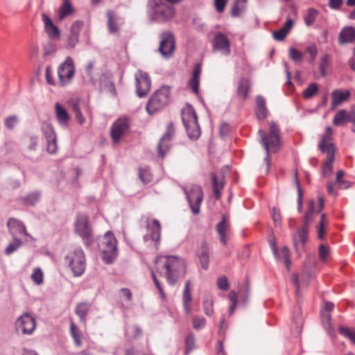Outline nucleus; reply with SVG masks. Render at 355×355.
<instances>
[{
    "label": "nucleus",
    "instance_id": "obj_1",
    "mask_svg": "<svg viewBox=\"0 0 355 355\" xmlns=\"http://www.w3.org/2000/svg\"><path fill=\"white\" fill-rule=\"evenodd\" d=\"M319 206L315 207V201L311 199L308 203V209L303 216V225L298 230L297 233L293 234V245L297 252L302 250L306 242L309 234V226L313 220L315 215L319 214L324 207V200L320 196Z\"/></svg>",
    "mask_w": 355,
    "mask_h": 355
},
{
    "label": "nucleus",
    "instance_id": "obj_2",
    "mask_svg": "<svg viewBox=\"0 0 355 355\" xmlns=\"http://www.w3.org/2000/svg\"><path fill=\"white\" fill-rule=\"evenodd\" d=\"M157 268L165 270V277L171 285H174L179 278L185 274V263L182 259L175 256L159 257L156 259Z\"/></svg>",
    "mask_w": 355,
    "mask_h": 355
},
{
    "label": "nucleus",
    "instance_id": "obj_3",
    "mask_svg": "<svg viewBox=\"0 0 355 355\" xmlns=\"http://www.w3.org/2000/svg\"><path fill=\"white\" fill-rule=\"evenodd\" d=\"M116 239L111 231H107L103 236L98 238V246L102 252V258L105 263L110 264L116 258Z\"/></svg>",
    "mask_w": 355,
    "mask_h": 355
},
{
    "label": "nucleus",
    "instance_id": "obj_4",
    "mask_svg": "<svg viewBox=\"0 0 355 355\" xmlns=\"http://www.w3.org/2000/svg\"><path fill=\"white\" fill-rule=\"evenodd\" d=\"M74 277L81 276L86 268V259L83 249L80 246L72 248L64 257Z\"/></svg>",
    "mask_w": 355,
    "mask_h": 355
},
{
    "label": "nucleus",
    "instance_id": "obj_5",
    "mask_svg": "<svg viewBox=\"0 0 355 355\" xmlns=\"http://www.w3.org/2000/svg\"><path fill=\"white\" fill-rule=\"evenodd\" d=\"M270 132L268 135H266V132L262 130H259V134L261 137V143L266 151V157L264 158V162L267 165V170H268L270 165V148L274 151L277 150V147L279 145V129L276 123L273 121L269 124Z\"/></svg>",
    "mask_w": 355,
    "mask_h": 355
},
{
    "label": "nucleus",
    "instance_id": "obj_6",
    "mask_svg": "<svg viewBox=\"0 0 355 355\" xmlns=\"http://www.w3.org/2000/svg\"><path fill=\"white\" fill-rule=\"evenodd\" d=\"M170 87L166 85L162 86L151 96L146 105V111L153 114L162 109L169 103Z\"/></svg>",
    "mask_w": 355,
    "mask_h": 355
},
{
    "label": "nucleus",
    "instance_id": "obj_7",
    "mask_svg": "<svg viewBox=\"0 0 355 355\" xmlns=\"http://www.w3.org/2000/svg\"><path fill=\"white\" fill-rule=\"evenodd\" d=\"M182 120L188 136L191 139L198 138L200 135V129L197 114L192 106L187 105L182 109Z\"/></svg>",
    "mask_w": 355,
    "mask_h": 355
},
{
    "label": "nucleus",
    "instance_id": "obj_8",
    "mask_svg": "<svg viewBox=\"0 0 355 355\" xmlns=\"http://www.w3.org/2000/svg\"><path fill=\"white\" fill-rule=\"evenodd\" d=\"M75 231L82 238L86 246L89 247L93 244L94 238L92 227L89 224L87 216L85 214L78 215L75 224Z\"/></svg>",
    "mask_w": 355,
    "mask_h": 355
},
{
    "label": "nucleus",
    "instance_id": "obj_9",
    "mask_svg": "<svg viewBox=\"0 0 355 355\" xmlns=\"http://www.w3.org/2000/svg\"><path fill=\"white\" fill-rule=\"evenodd\" d=\"M189 207L194 214L200 212V206L203 199V192L201 187L197 184H191L184 187Z\"/></svg>",
    "mask_w": 355,
    "mask_h": 355
},
{
    "label": "nucleus",
    "instance_id": "obj_10",
    "mask_svg": "<svg viewBox=\"0 0 355 355\" xmlns=\"http://www.w3.org/2000/svg\"><path fill=\"white\" fill-rule=\"evenodd\" d=\"M74 74L75 64L73 60L70 56H67L58 67L59 85L62 87L69 85L73 80Z\"/></svg>",
    "mask_w": 355,
    "mask_h": 355
},
{
    "label": "nucleus",
    "instance_id": "obj_11",
    "mask_svg": "<svg viewBox=\"0 0 355 355\" xmlns=\"http://www.w3.org/2000/svg\"><path fill=\"white\" fill-rule=\"evenodd\" d=\"M146 227L148 234L144 236V241L148 243L150 241L155 249H157L159 245L161 236V224L159 221L155 218H147Z\"/></svg>",
    "mask_w": 355,
    "mask_h": 355
},
{
    "label": "nucleus",
    "instance_id": "obj_12",
    "mask_svg": "<svg viewBox=\"0 0 355 355\" xmlns=\"http://www.w3.org/2000/svg\"><path fill=\"white\" fill-rule=\"evenodd\" d=\"M136 92L139 98L145 97L151 87V80L148 74L142 70H137L135 74Z\"/></svg>",
    "mask_w": 355,
    "mask_h": 355
},
{
    "label": "nucleus",
    "instance_id": "obj_13",
    "mask_svg": "<svg viewBox=\"0 0 355 355\" xmlns=\"http://www.w3.org/2000/svg\"><path fill=\"white\" fill-rule=\"evenodd\" d=\"M175 49V39L171 33H163L160 35L159 51L163 57L170 58Z\"/></svg>",
    "mask_w": 355,
    "mask_h": 355
},
{
    "label": "nucleus",
    "instance_id": "obj_14",
    "mask_svg": "<svg viewBox=\"0 0 355 355\" xmlns=\"http://www.w3.org/2000/svg\"><path fill=\"white\" fill-rule=\"evenodd\" d=\"M129 128V123L126 118H121L112 125L110 135L114 144H118L121 137L125 134Z\"/></svg>",
    "mask_w": 355,
    "mask_h": 355
},
{
    "label": "nucleus",
    "instance_id": "obj_15",
    "mask_svg": "<svg viewBox=\"0 0 355 355\" xmlns=\"http://www.w3.org/2000/svg\"><path fill=\"white\" fill-rule=\"evenodd\" d=\"M213 51L220 52L224 55L230 54V43L227 37L221 32L215 34L213 40Z\"/></svg>",
    "mask_w": 355,
    "mask_h": 355
},
{
    "label": "nucleus",
    "instance_id": "obj_16",
    "mask_svg": "<svg viewBox=\"0 0 355 355\" xmlns=\"http://www.w3.org/2000/svg\"><path fill=\"white\" fill-rule=\"evenodd\" d=\"M173 137V128L171 125H168L166 133L161 137L157 145L158 155L164 158L169 152L171 148V140Z\"/></svg>",
    "mask_w": 355,
    "mask_h": 355
},
{
    "label": "nucleus",
    "instance_id": "obj_17",
    "mask_svg": "<svg viewBox=\"0 0 355 355\" xmlns=\"http://www.w3.org/2000/svg\"><path fill=\"white\" fill-rule=\"evenodd\" d=\"M83 26L82 21H76L71 25L69 34L67 38L65 49H73L79 42V33Z\"/></svg>",
    "mask_w": 355,
    "mask_h": 355
},
{
    "label": "nucleus",
    "instance_id": "obj_18",
    "mask_svg": "<svg viewBox=\"0 0 355 355\" xmlns=\"http://www.w3.org/2000/svg\"><path fill=\"white\" fill-rule=\"evenodd\" d=\"M35 325V319L28 314L21 315L16 322L17 329L26 334H31Z\"/></svg>",
    "mask_w": 355,
    "mask_h": 355
},
{
    "label": "nucleus",
    "instance_id": "obj_19",
    "mask_svg": "<svg viewBox=\"0 0 355 355\" xmlns=\"http://www.w3.org/2000/svg\"><path fill=\"white\" fill-rule=\"evenodd\" d=\"M7 226L12 237H17V235L23 234L31 240L33 239L32 236L27 232L26 227L21 221L11 218L8 219Z\"/></svg>",
    "mask_w": 355,
    "mask_h": 355
},
{
    "label": "nucleus",
    "instance_id": "obj_20",
    "mask_svg": "<svg viewBox=\"0 0 355 355\" xmlns=\"http://www.w3.org/2000/svg\"><path fill=\"white\" fill-rule=\"evenodd\" d=\"M327 159L323 165L322 174L324 177H329L332 173V163L334 160V146L329 143L327 147Z\"/></svg>",
    "mask_w": 355,
    "mask_h": 355
},
{
    "label": "nucleus",
    "instance_id": "obj_21",
    "mask_svg": "<svg viewBox=\"0 0 355 355\" xmlns=\"http://www.w3.org/2000/svg\"><path fill=\"white\" fill-rule=\"evenodd\" d=\"M42 20L44 24V28L46 34L51 39H58L60 35L59 28L54 25L51 18L46 14L42 15Z\"/></svg>",
    "mask_w": 355,
    "mask_h": 355
},
{
    "label": "nucleus",
    "instance_id": "obj_22",
    "mask_svg": "<svg viewBox=\"0 0 355 355\" xmlns=\"http://www.w3.org/2000/svg\"><path fill=\"white\" fill-rule=\"evenodd\" d=\"M338 43L345 44L355 42V28L352 26H345L339 33Z\"/></svg>",
    "mask_w": 355,
    "mask_h": 355
},
{
    "label": "nucleus",
    "instance_id": "obj_23",
    "mask_svg": "<svg viewBox=\"0 0 355 355\" xmlns=\"http://www.w3.org/2000/svg\"><path fill=\"white\" fill-rule=\"evenodd\" d=\"M350 94H351L349 90H334L331 93V109H335L337 106L340 105L343 102L347 101L350 96Z\"/></svg>",
    "mask_w": 355,
    "mask_h": 355
},
{
    "label": "nucleus",
    "instance_id": "obj_24",
    "mask_svg": "<svg viewBox=\"0 0 355 355\" xmlns=\"http://www.w3.org/2000/svg\"><path fill=\"white\" fill-rule=\"evenodd\" d=\"M198 257L203 269L207 270L209 264V250L207 243L203 242L198 250Z\"/></svg>",
    "mask_w": 355,
    "mask_h": 355
},
{
    "label": "nucleus",
    "instance_id": "obj_25",
    "mask_svg": "<svg viewBox=\"0 0 355 355\" xmlns=\"http://www.w3.org/2000/svg\"><path fill=\"white\" fill-rule=\"evenodd\" d=\"M201 73V65L198 63L194 66L192 77L190 78L189 85L195 94H198L200 76Z\"/></svg>",
    "mask_w": 355,
    "mask_h": 355
},
{
    "label": "nucleus",
    "instance_id": "obj_26",
    "mask_svg": "<svg viewBox=\"0 0 355 355\" xmlns=\"http://www.w3.org/2000/svg\"><path fill=\"white\" fill-rule=\"evenodd\" d=\"M40 196L41 194L39 191H34L25 196H20L18 200L24 205L34 206L40 200Z\"/></svg>",
    "mask_w": 355,
    "mask_h": 355
},
{
    "label": "nucleus",
    "instance_id": "obj_27",
    "mask_svg": "<svg viewBox=\"0 0 355 355\" xmlns=\"http://www.w3.org/2000/svg\"><path fill=\"white\" fill-rule=\"evenodd\" d=\"M255 113L259 120H264L267 117L268 110L266 106V100L262 96H257Z\"/></svg>",
    "mask_w": 355,
    "mask_h": 355
},
{
    "label": "nucleus",
    "instance_id": "obj_28",
    "mask_svg": "<svg viewBox=\"0 0 355 355\" xmlns=\"http://www.w3.org/2000/svg\"><path fill=\"white\" fill-rule=\"evenodd\" d=\"M293 26V21L291 18H288L282 28L273 32V38L277 41H282L290 32Z\"/></svg>",
    "mask_w": 355,
    "mask_h": 355
},
{
    "label": "nucleus",
    "instance_id": "obj_29",
    "mask_svg": "<svg viewBox=\"0 0 355 355\" xmlns=\"http://www.w3.org/2000/svg\"><path fill=\"white\" fill-rule=\"evenodd\" d=\"M55 112L58 122L62 125H66L69 119V116L66 109L57 103L55 104Z\"/></svg>",
    "mask_w": 355,
    "mask_h": 355
},
{
    "label": "nucleus",
    "instance_id": "obj_30",
    "mask_svg": "<svg viewBox=\"0 0 355 355\" xmlns=\"http://www.w3.org/2000/svg\"><path fill=\"white\" fill-rule=\"evenodd\" d=\"M229 227V224L226 221L225 215H223L222 220L216 225V231L220 236V239L223 244L226 243V231Z\"/></svg>",
    "mask_w": 355,
    "mask_h": 355
},
{
    "label": "nucleus",
    "instance_id": "obj_31",
    "mask_svg": "<svg viewBox=\"0 0 355 355\" xmlns=\"http://www.w3.org/2000/svg\"><path fill=\"white\" fill-rule=\"evenodd\" d=\"M321 320L324 328L326 329L328 334L333 337L335 336L334 329L331 327V315L327 311H321Z\"/></svg>",
    "mask_w": 355,
    "mask_h": 355
},
{
    "label": "nucleus",
    "instance_id": "obj_32",
    "mask_svg": "<svg viewBox=\"0 0 355 355\" xmlns=\"http://www.w3.org/2000/svg\"><path fill=\"white\" fill-rule=\"evenodd\" d=\"M89 307L90 304L87 302H81L77 304L75 312L79 316L81 322H85Z\"/></svg>",
    "mask_w": 355,
    "mask_h": 355
},
{
    "label": "nucleus",
    "instance_id": "obj_33",
    "mask_svg": "<svg viewBox=\"0 0 355 355\" xmlns=\"http://www.w3.org/2000/svg\"><path fill=\"white\" fill-rule=\"evenodd\" d=\"M107 25L110 32L111 33H116L119 29L118 18L115 16L114 13L111 11L107 12Z\"/></svg>",
    "mask_w": 355,
    "mask_h": 355
},
{
    "label": "nucleus",
    "instance_id": "obj_34",
    "mask_svg": "<svg viewBox=\"0 0 355 355\" xmlns=\"http://www.w3.org/2000/svg\"><path fill=\"white\" fill-rule=\"evenodd\" d=\"M73 12L69 0H64L62 5L61 6L59 10V19L60 20L64 19L69 16Z\"/></svg>",
    "mask_w": 355,
    "mask_h": 355
},
{
    "label": "nucleus",
    "instance_id": "obj_35",
    "mask_svg": "<svg viewBox=\"0 0 355 355\" xmlns=\"http://www.w3.org/2000/svg\"><path fill=\"white\" fill-rule=\"evenodd\" d=\"M211 181L213 184V193L215 196L216 199L220 198V191L223 189L224 186L223 181L218 182L217 178L214 173L211 175Z\"/></svg>",
    "mask_w": 355,
    "mask_h": 355
},
{
    "label": "nucleus",
    "instance_id": "obj_36",
    "mask_svg": "<svg viewBox=\"0 0 355 355\" xmlns=\"http://www.w3.org/2000/svg\"><path fill=\"white\" fill-rule=\"evenodd\" d=\"M348 121V113L345 110H339L333 119V123L334 125H340Z\"/></svg>",
    "mask_w": 355,
    "mask_h": 355
},
{
    "label": "nucleus",
    "instance_id": "obj_37",
    "mask_svg": "<svg viewBox=\"0 0 355 355\" xmlns=\"http://www.w3.org/2000/svg\"><path fill=\"white\" fill-rule=\"evenodd\" d=\"M70 334L73 339L75 345L78 347L82 345L80 333L78 328L72 321L70 323Z\"/></svg>",
    "mask_w": 355,
    "mask_h": 355
},
{
    "label": "nucleus",
    "instance_id": "obj_38",
    "mask_svg": "<svg viewBox=\"0 0 355 355\" xmlns=\"http://www.w3.org/2000/svg\"><path fill=\"white\" fill-rule=\"evenodd\" d=\"M249 85L246 80L242 79L239 81L238 85V95L243 99H246L248 96Z\"/></svg>",
    "mask_w": 355,
    "mask_h": 355
},
{
    "label": "nucleus",
    "instance_id": "obj_39",
    "mask_svg": "<svg viewBox=\"0 0 355 355\" xmlns=\"http://www.w3.org/2000/svg\"><path fill=\"white\" fill-rule=\"evenodd\" d=\"M329 66V56L328 54L323 55L320 61L319 69L320 75L322 77H325L327 74V69Z\"/></svg>",
    "mask_w": 355,
    "mask_h": 355
},
{
    "label": "nucleus",
    "instance_id": "obj_40",
    "mask_svg": "<svg viewBox=\"0 0 355 355\" xmlns=\"http://www.w3.org/2000/svg\"><path fill=\"white\" fill-rule=\"evenodd\" d=\"M13 241L10 243L5 250V253L10 255L15 252L21 245L22 241L17 237H12Z\"/></svg>",
    "mask_w": 355,
    "mask_h": 355
},
{
    "label": "nucleus",
    "instance_id": "obj_41",
    "mask_svg": "<svg viewBox=\"0 0 355 355\" xmlns=\"http://www.w3.org/2000/svg\"><path fill=\"white\" fill-rule=\"evenodd\" d=\"M318 14V11L315 8L308 9L307 13L304 17L305 24L311 26L314 23Z\"/></svg>",
    "mask_w": 355,
    "mask_h": 355
},
{
    "label": "nucleus",
    "instance_id": "obj_42",
    "mask_svg": "<svg viewBox=\"0 0 355 355\" xmlns=\"http://www.w3.org/2000/svg\"><path fill=\"white\" fill-rule=\"evenodd\" d=\"M318 92V85L315 83H311L304 91L303 97L306 99L311 98Z\"/></svg>",
    "mask_w": 355,
    "mask_h": 355
},
{
    "label": "nucleus",
    "instance_id": "obj_43",
    "mask_svg": "<svg viewBox=\"0 0 355 355\" xmlns=\"http://www.w3.org/2000/svg\"><path fill=\"white\" fill-rule=\"evenodd\" d=\"M42 130L44 135L47 140H53L56 137L55 133L51 124L48 123H44L42 126Z\"/></svg>",
    "mask_w": 355,
    "mask_h": 355
},
{
    "label": "nucleus",
    "instance_id": "obj_44",
    "mask_svg": "<svg viewBox=\"0 0 355 355\" xmlns=\"http://www.w3.org/2000/svg\"><path fill=\"white\" fill-rule=\"evenodd\" d=\"M339 332L343 336L348 338L353 344H355V330L341 326L339 328Z\"/></svg>",
    "mask_w": 355,
    "mask_h": 355
},
{
    "label": "nucleus",
    "instance_id": "obj_45",
    "mask_svg": "<svg viewBox=\"0 0 355 355\" xmlns=\"http://www.w3.org/2000/svg\"><path fill=\"white\" fill-rule=\"evenodd\" d=\"M196 338L193 333H189L186 338V355L189 354L192 351L195 346Z\"/></svg>",
    "mask_w": 355,
    "mask_h": 355
},
{
    "label": "nucleus",
    "instance_id": "obj_46",
    "mask_svg": "<svg viewBox=\"0 0 355 355\" xmlns=\"http://www.w3.org/2000/svg\"><path fill=\"white\" fill-rule=\"evenodd\" d=\"M44 275L40 268L34 269L33 274L31 275L32 280L37 285H40L43 283Z\"/></svg>",
    "mask_w": 355,
    "mask_h": 355
},
{
    "label": "nucleus",
    "instance_id": "obj_47",
    "mask_svg": "<svg viewBox=\"0 0 355 355\" xmlns=\"http://www.w3.org/2000/svg\"><path fill=\"white\" fill-rule=\"evenodd\" d=\"M289 56L295 63L301 62L304 57L303 54L295 47H291L289 49Z\"/></svg>",
    "mask_w": 355,
    "mask_h": 355
},
{
    "label": "nucleus",
    "instance_id": "obj_48",
    "mask_svg": "<svg viewBox=\"0 0 355 355\" xmlns=\"http://www.w3.org/2000/svg\"><path fill=\"white\" fill-rule=\"evenodd\" d=\"M5 125L9 130H12L19 123V117L17 115H11L5 119Z\"/></svg>",
    "mask_w": 355,
    "mask_h": 355
},
{
    "label": "nucleus",
    "instance_id": "obj_49",
    "mask_svg": "<svg viewBox=\"0 0 355 355\" xmlns=\"http://www.w3.org/2000/svg\"><path fill=\"white\" fill-rule=\"evenodd\" d=\"M139 177L141 181L145 184L152 180V174L148 168L140 169Z\"/></svg>",
    "mask_w": 355,
    "mask_h": 355
},
{
    "label": "nucleus",
    "instance_id": "obj_50",
    "mask_svg": "<svg viewBox=\"0 0 355 355\" xmlns=\"http://www.w3.org/2000/svg\"><path fill=\"white\" fill-rule=\"evenodd\" d=\"M306 53L309 54V62H313L318 54V49L315 44H311L305 48Z\"/></svg>",
    "mask_w": 355,
    "mask_h": 355
},
{
    "label": "nucleus",
    "instance_id": "obj_51",
    "mask_svg": "<svg viewBox=\"0 0 355 355\" xmlns=\"http://www.w3.org/2000/svg\"><path fill=\"white\" fill-rule=\"evenodd\" d=\"M56 51V45L51 42H48L44 46V55L45 57L53 55Z\"/></svg>",
    "mask_w": 355,
    "mask_h": 355
},
{
    "label": "nucleus",
    "instance_id": "obj_52",
    "mask_svg": "<svg viewBox=\"0 0 355 355\" xmlns=\"http://www.w3.org/2000/svg\"><path fill=\"white\" fill-rule=\"evenodd\" d=\"M183 303H191V295L190 293V282L187 281L184 285V289L183 292Z\"/></svg>",
    "mask_w": 355,
    "mask_h": 355
},
{
    "label": "nucleus",
    "instance_id": "obj_53",
    "mask_svg": "<svg viewBox=\"0 0 355 355\" xmlns=\"http://www.w3.org/2000/svg\"><path fill=\"white\" fill-rule=\"evenodd\" d=\"M326 135L324 136L323 139L319 143V148L322 152L327 151V147L329 144H326L325 140L329 138L332 132L331 128L330 127H327L326 128Z\"/></svg>",
    "mask_w": 355,
    "mask_h": 355
},
{
    "label": "nucleus",
    "instance_id": "obj_54",
    "mask_svg": "<svg viewBox=\"0 0 355 355\" xmlns=\"http://www.w3.org/2000/svg\"><path fill=\"white\" fill-rule=\"evenodd\" d=\"M296 184L297 187V210L301 212L302 209V198H303V191L300 187V182L296 180Z\"/></svg>",
    "mask_w": 355,
    "mask_h": 355
},
{
    "label": "nucleus",
    "instance_id": "obj_55",
    "mask_svg": "<svg viewBox=\"0 0 355 355\" xmlns=\"http://www.w3.org/2000/svg\"><path fill=\"white\" fill-rule=\"evenodd\" d=\"M206 320L203 317L196 316L193 319V328L198 330L202 329L205 325Z\"/></svg>",
    "mask_w": 355,
    "mask_h": 355
},
{
    "label": "nucleus",
    "instance_id": "obj_56",
    "mask_svg": "<svg viewBox=\"0 0 355 355\" xmlns=\"http://www.w3.org/2000/svg\"><path fill=\"white\" fill-rule=\"evenodd\" d=\"M329 250L328 247L324 245H320L318 249V254L320 259L325 261L329 256Z\"/></svg>",
    "mask_w": 355,
    "mask_h": 355
},
{
    "label": "nucleus",
    "instance_id": "obj_57",
    "mask_svg": "<svg viewBox=\"0 0 355 355\" xmlns=\"http://www.w3.org/2000/svg\"><path fill=\"white\" fill-rule=\"evenodd\" d=\"M94 67V62L91 61L87 64V66L85 67V73L89 77L90 81L93 84L95 83V78L93 76Z\"/></svg>",
    "mask_w": 355,
    "mask_h": 355
},
{
    "label": "nucleus",
    "instance_id": "obj_58",
    "mask_svg": "<svg viewBox=\"0 0 355 355\" xmlns=\"http://www.w3.org/2000/svg\"><path fill=\"white\" fill-rule=\"evenodd\" d=\"M324 220H325V215L322 214L320 216V220L319 223V226L318 227V237L320 239H323L324 234Z\"/></svg>",
    "mask_w": 355,
    "mask_h": 355
},
{
    "label": "nucleus",
    "instance_id": "obj_59",
    "mask_svg": "<svg viewBox=\"0 0 355 355\" xmlns=\"http://www.w3.org/2000/svg\"><path fill=\"white\" fill-rule=\"evenodd\" d=\"M73 112L75 114L76 119L80 124L83 123L85 122V118H84L83 114L81 113V111H80V107L78 105V104H76V103L73 104Z\"/></svg>",
    "mask_w": 355,
    "mask_h": 355
},
{
    "label": "nucleus",
    "instance_id": "obj_60",
    "mask_svg": "<svg viewBox=\"0 0 355 355\" xmlns=\"http://www.w3.org/2000/svg\"><path fill=\"white\" fill-rule=\"evenodd\" d=\"M45 77L46 82L51 85H55L56 82L53 78L51 66H47L45 69Z\"/></svg>",
    "mask_w": 355,
    "mask_h": 355
},
{
    "label": "nucleus",
    "instance_id": "obj_61",
    "mask_svg": "<svg viewBox=\"0 0 355 355\" xmlns=\"http://www.w3.org/2000/svg\"><path fill=\"white\" fill-rule=\"evenodd\" d=\"M121 297L125 299V302L127 303V306L129 305L131 300H132V293L128 288H121Z\"/></svg>",
    "mask_w": 355,
    "mask_h": 355
},
{
    "label": "nucleus",
    "instance_id": "obj_62",
    "mask_svg": "<svg viewBox=\"0 0 355 355\" xmlns=\"http://www.w3.org/2000/svg\"><path fill=\"white\" fill-rule=\"evenodd\" d=\"M47 151L50 153H55L57 151L58 146H57V141H56V137L54 138L53 140H47Z\"/></svg>",
    "mask_w": 355,
    "mask_h": 355
},
{
    "label": "nucleus",
    "instance_id": "obj_63",
    "mask_svg": "<svg viewBox=\"0 0 355 355\" xmlns=\"http://www.w3.org/2000/svg\"><path fill=\"white\" fill-rule=\"evenodd\" d=\"M132 331H134V334L132 336L134 338H137L141 334V329L137 325L127 327L125 329V334L128 335L130 334Z\"/></svg>",
    "mask_w": 355,
    "mask_h": 355
},
{
    "label": "nucleus",
    "instance_id": "obj_64",
    "mask_svg": "<svg viewBox=\"0 0 355 355\" xmlns=\"http://www.w3.org/2000/svg\"><path fill=\"white\" fill-rule=\"evenodd\" d=\"M218 286L223 291H226L229 288V284L225 277H220L217 282Z\"/></svg>",
    "mask_w": 355,
    "mask_h": 355
}]
</instances>
